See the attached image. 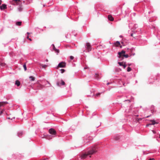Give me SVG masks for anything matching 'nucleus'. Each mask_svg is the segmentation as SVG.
<instances>
[{
	"label": "nucleus",
	"instance_id": "obj_1",
	"mask_svg": "<svg viewBox=\"0 0 160 160\" xmlns=\"http://www.w3.org/2000/svg\"><path fill=\"white\" fill-rule=\"evenodd\" d=\"M97 148L96 146H94L92 147L90 149L88 150V155H91L96 153L97 152Z\"/></svg>",
	"mask_w": 160,
	"mask_h": 160
},
{
	"label": "nucleus",
	"instance_id": "obj_2",
	"mask_svg": "<svg viewBox=\"0 0 160 160\" xmlns=\"http://www.w3.org/2000/svg\"><path fill=\"white\" fill-rule=\"evenodd\" d=\"M125 52L124 50H122L121 52H118V54L119 55V58H120L122 57H124L125 58H128L129 57V56L128 54H125Z\"/></svg>",
	"mask_w": 160,
	"mask_h": 160
},
{
	"label": "nucleus",
	"instance_id": "obj_3",
	"mask_svg": "<svg viewBox=\"0 0 160 160\" xmlns=\"http://www.w3.org/2000/svg\"><path fill=\"white\" fill-rule=\"evenodd\" d=\"M49 133L52 135H55L56 134V132L55 130L52 128H50L49 130Z\"/></svg>",
	"mask_w": 160,
	"mask_h": 160
},
{
	"label": "nucleus",
	"instance_id": "obj_4",
	"mask_svg": "<svg viewBox=\"0 0 160 160\" xmlns=\"http://www.w3.org/2000/svg\"><path fill=\"white\" fill-rule=\"evenodd\" d=\"M66 63L64 62H61L58 65V67L60 68H64L65 67Z\"/></svg>",
	"mask_w": 160,
	"mask_h": 160
},
{
	"label": "nucleus",
	"instance_id": "obj_5",
	"mask_svg": "<svg viewBox=\"0 0 160 160\" xmlns=\"http://www.w3.org/2000/svg\"><path fill=\"white\" fill-rule=\"evenodd\" d=\"M86 46H87V49L88 52L91 51V46L90 44V43L88 42H87L86 43Z\"/></svg>",
	"mask_w": 160,
	"mask_h": 160
},
{
	"label": "nucleus",
	"instance_id": "obj_6",
	"mask_svg": "<svg viewBox=\"0 0 160 160\" xmlns=\"http://www.w3.org/2000/svg\"><path fill=\"white\" fill-rule=\"evenodd\" d=\"M88 155L87 153H85L82 154L81 156V158L82 159H84L86 158L87 157Z\"/></svg>",
	"mask_w": 160,
	"mask_h": 160
},
{
	"label": "nucleus",
	"instance_id": "obj_7",
	"mask_svg": "<svg viewBox=\"0 0 160 160\" xmlns=\"http://www.w3.org/2000/svg\"><path fill=\"white\" fill-rule=\"evenodd\" d=\"M61 83H60L59 82H58L57 83V85L58 86H60L61 85H64L65 84V83L64 81L62 80H61Z\"/></svg>",
	"mask_w": 160,
	"mask_h": 160
},
{
	"label": "nucleus",
	"instance_id": "obj_8",
	"mask_svg": "<svg viewBox=\"0 0 160 160\" xmlns=\"http://www.w3.org/2000/svg\"><path fill=\"white\" fill-rule=\"evenodd\" d=\"M7 103H8V102H0V107L2 106H4Z\"/></svg>",
	"mask_w": 160,
	"mask_h": 160
},
{
	"label": "nucleus",
	"instance_id": "obj_9",
	"mask_svg": "<svg viewBox=\"0 0 160 160\" xmlns=\"http://www.w3.org/2000/svg\"><path fill=\"white\" fill-rule=\"evenodd\" d=\"M0 8L1 10L6 9L7 8L6 5L5 4H3L0 6Z\"/></svg>",
	"mask_w": 160,
	"mask_h": 160
},
{
	"label": "nucleus",
	"instance_id": "obj_10",
	"mask_svg": "<svg viewBox=\"0 0 160 160\" xmlns=\"http://www.w3.org/2000/svg\"><path fill=\"white\" fill-rule=\"evenodd\" d=\"M108 19L111 21H113L114 20L113 18L111 15H108Z\"/></svg>",
	"mask_w": 160,
	"mask_h": 160
},
{
	"label": "nucleus",
	"instance_id": "obj_11",
	"mask_svg": "<svg viewBox=\"0 0 160 160\" xmlns=\"http://www.w3.org/2000/svg\"><path fill=\"white\" fill-rule=\"evenodd\" d=\"M15 84L18 86H19L20 84V83L19 81L18 80H17L15 82Z\"/></svg>",
	"mask_w": 160,
	"mask_h": 160
},
{
	"label": "nucleus",
	"instance_id": "obj_12",
	"mask_svg": "<svg viewBox=\"0 0 160 160\" xmlns=\"http://www.w3.org/2000/svg\"><path fill=\"white\" fill-rule=\"evenodd\" d=\"M43 87V86L40 84L38 85L37 87V89H41Z\"/></svg>",
	"mask_w": 160,
	"mask_h": 160
},
{
	"label": "nucleus",
	"instance_id": "obj_13",
	"mask_svg": "<svg viewBox=\"0 0 160 160\" xmlns=\"http://www.w3.org/2000/svg\"><path fill=\"white\" fill-rule=\"evenodd\" d=\"M120 43L119 42V41H117L115 44V45L116 47H118V46H120Z\"/></svg>",
	"mask_w": 160,
	"mask_h": 160
},
{
	"label": "nucleus",
	"instance_id": "obj_14",
	"mask_svg": "<svg viewBox=\"0 0 160 160\" xmlns=\"http://www.w3.org/2000/svg\"><path fill=\"white\" fill-rule=\"evenodd\" d=\"M150 121L152 122L151 125H154L155 124L158 123L155 122L154 120H151Z\"/></svg>",
	"mask_w": 160,
	"mask_h": 160
},
{
	"label": "nucleus",
	"instance_id": "obj_15",
	"mask_svg": "<svg viewBox=\"0 0 160 160\" xmlns=\"http://www.w3.org/2000/svg\"><path fill=\"white\" fill-rule=\"evenodd\" d=\"M20 1V0H13L12 2H13V3L14 4L15 3L16 4H17L18 2H19Z\"/></svg>",
	"mask_w": 160,
	"mask_h": 160
},
{
	"label": "nucleus",
	"instance_id": "obj_16",
	"mask_svg": "<svg viewBox=\"0 0 160 160\" xmlns=\"http://www.w3.org/2000/svg\"><path fill=\"white\" fill-rule=\"evenodd\" d=\"M16 24L17 26H20L21 25L22 22H16Z\"/></svg>",
	"mask_w": 160,
	"mask_h": 160
},
{
	"label": "nucleus",
	"instance_id": "obj_17",
	"mask_svg": "<svg viewBox=\"0 0 160 160\" xmlns=\"http://www.w3.org/2000/svg\"><path fill=\"white\" fill-rule=\"evenodd\" d=\"M40 65H41L42 67L43 68H45L48 66L46 65H44L42 64H40Z\"/></svg>",
	"mask_w": 160,
	"mask_h": 160
},
{
	"label": "nucleus",
	"instance_id": "obj_18",
	"mask_svg": "<svg viewBox=\"0 0 160 160\" xmlns=\"http://www.w3.org/2000/svg\"><path fill=\"white\" fill-rule=\"evenodd\" d=\"M29 78L31 79L32 81H34L35 80V78L32 76H30Z\"/></svg>",
	"mask_w": 160,
	"mask_h": 160
},
{
	"label": "nucleus",
	"instance_id": "obj_19",
	"mask_svg": "<svg viewBox=\"0 0 160 160\" xmlns=\"http://www.w3.org/2000/svg\"><path fill=\"white\" fill-rule=\"evenodd\" d=\"M142 118H136V120L138 122H139V121L142 120Z\"/></svg>",
	"mask_w": 160,
	"mask_h": 160
},
{
	"label": "nucleus",
	"instance_id": "obj_20",
	"mask_svg": "<svg viewBox=\"0 0 160 160\" xmlns=\"http://www.w3.org/2000/svg\"><path fill=\"white\" fill-rule=\"evenodd\" d=\"M123 62H118V64L121 66H122L124 64Z\"/></svg>",
	"mask_w": 160,
	"mask_h": 160
},
{
	"label": "nucleus",
	"instance_id": "obj_21",
	"mask_svg": "<svg viewBox=\"0 0 160 160\" xmlns=\"http://www.w3.org/2000/svg\"><path fill=\"white\" fill-rule=\"evenodd\" d=\"M23 67L24 68L25 71H26L27 70L26 65L25 64H24L23 65Z\"/></svg>",
	"mask_w": 160,
	"mask_h": 160
},
{
	"label": "nucleus",
	"instance_id": "obj_22",
	"mask_svg": "<svg viewBox=\"0 0 160 160\" xmlns=\"http://www.w3.org/2000/svg\"><path fill=\"white\" fill-rule=\"evenodd\" d=\"M131 70V69L130 67H128L127 68V71L130 72Z\"/></svg>",
	"mask_w": 160,
	"mask_h": 160
},
{
	"label": "nucleus",
	"instance_id": "obj_23",
	"mask_svg": "<svg viewBox=\"0 0 160 160\" xmlns=\"http://www.w3.org/2000/svg\"><path fill=\"white\" fill-rule=\"evenodd\" d=\"M60 71H61V72L62 73H63L65 72V70L64 69H61L60 70Z\"/></svg>",
	"mask_w": 160,
	"mask_h": 160
},
{
	"label": "nucleus",
	"instance_id": "obj_24",
	"mask_svg": "<svg viewBox=\"0 0 160 160\" xmlns=\"http://www.w3.org/2000/svg\"><path fill=\"white\" fill-rule=\"evenodd\" d=\"M22 132H19L18 133V136H20L21 135H22Z\"/></svg>",
	"mask_w": 160,
	"mask_h": 160
},
{
	"label": "nucleus",
	"instance_id": "obj_25",
	"mask_svg": "<svg viewBox=\"0 0 160 160\" xmlns=\"http://www.w3.org/2000/svg\"><path fill=\"white\" fill-rule=\"evenodd\" d=\"M54 51L56 52H57V53H58L59 52V50L58 49H56Z\"/></svg>",
	"mask_w": 160,
	"mask_h": 160
},
{
	"label": "nucleus",
	"instance_id": "obj_26",
	"mask_svg": "<svg viewBox=\"0 0 160 160\" xmlns=\"http://www.w3.org/2000/svg\"><path fill=\"white\" fill-rule=\"evenodd\" d=\"M98 74H95V78H96L97 79H98Z\"/></svg>",
	"mask_w": 160,
	"mask_h": 160
},
{
	"label": "nucleus",
	"instance_id": "obj_27",
	"mask_svg": "<svg viewBox=\"0 0 160 160\" xmlns=\"http://www.w3.org/2000/svg\"><path fill=\"white\" fill-rule=\"evenodd\" d=\"M4 110H2V111H1L0 112V116L1 115V114L2 113L3 111H4Z\"/></svg>",
	"mask_w": 160,
	"mask_h": 160
},
{
	"label": "nucleus",
	"instance_id": "obj_28",
	"mask_svg": "<svg viewBox=\"0 0 160 160\" xmlns=\"http://www.w3.org/2000/svg\"><path fill=\"white\" fill-rule=\"evenodd\" d=\"M70 58L71 60H72L74 58V57L72 56H71L70 57Z\"/></svg>",
	"mask_w": 160,
	"mask_h": 160
},
{
	"label": "nucleus",
	"instance_id": "obj_29",
	"mask_svg": "<svg viewBox=\"0 0 160 160\" xmlns=\"http://www.w3.org/2000/svg\"><path fill=\"white\" fill-rule=\"evenodd\" d=\"M123 67V68H125L126 67V65L125 64V63H124V64L122 66Z\"/></svg>",
	"mask_w": 160,
	"mask_h": 160
},
{
	"label": "nucleus",
	"instance_id": "obj_30",
	"mask_svg": "<svg viewBox=\"0 0 160 160\" xmlns=\"http://www.w3.org/2000/svg\"><path fill=\"white\" fill-rule=\"evenodd\" d=\"M100 93H98L97 94H96V95L97 96H100Z\"/></svg>",
	"mask_w": 160,
	"mask_h": 160
},
{
	"label": "nucleus",
	"instance_id": "obj_31",
	"mask_svg": "<svg viewBox=\"0 0 160 160\" xmlns=\"http://www.w3.org/2000/svg\"><path fill=\"white\" fill-rule=\"evenodd\" d=\"M53 49L54 50H55L56 48H55L54 45L53 44Z\"/></svg>",
	"mask_w": 160,
	"mask_h": 160
},
{
	"label": "nucleus",
	"instance_id": "obj_32",
	"mask_svg": "<svg viewBox=\"0 0 160 160\" xmlns=\"http://www.w3.org/2000/svg\"><path fill=\"white\" fill-rule=\"evenodd\" d=\"M18 9L19 10V11H21L22 10V9L21 8H18Z\"/></svg>",
	"mask_w": 160,
	"mask_h": 160
},
{
	"label": "nucleus",
	"instance_id": "obj_33",
	"mask_svg": "<svg viewBox=\"0 0 160 160\" xmlns=\"http://www.w3.org/2000/svg\"><path fill=\"white\" fill-rule=\"evenodd\" d=\"M151 125V124H147V125H146V126H147V127H148L149 125Z\"/></svg>",
	"mask_w": 160,
	"mask_h": 160
},
{
	"label": "nucleus",
	"instance_id": "obj_34",
	"mask_svg": "<svg viewBox=\"0 0 160 160\" xmlns=\"http://www.w3.org/2000/svg\"><path fill=\"white\" fill-rule=\"evenodd\" d=\"M148 160H154V158H150Z\"/></svg>",
	"mask_w": 160,
	"mask_h": 160
},
{
	"label": "nucleus",
	"instance_id": "obj_35",
	"mask_svg": "<svg viewBox=\"0 0 160 160\" xmlns=\"http://www.w3.org/2000/svg\"><path fill=\"white\" fill-rule=\"evenodd\" d=\"M133 33H132L131 34V36L133 37Z\"/></svg>",
	"mask_w": 160,
	"mask_h": 160
},
{
	"label": "nucleus",
	"instance_id": "obj_36",
	"mask_svg": "<svg viewBox=\"0 0 160 160\" xmlns=\"http://www.w3.org/2000/svg\"><path fill=\"white\" fill-rule=\"evenodd\" d=\"M2 3V1L0 0V5Z\"/></svg>",
	"mask_w": 160,
	"mask_h": 160
},
{
	"label": "nucleus",
	"instance_id": "obj_37",
	"mask_svg": "<svg viewBox=\"0 0 160 160\" xmlns=\"http://www.w3.org/2000/svg\"><path fill=\"white\" fill-rule=\"evenodd\" d=\"M27 34H28V35H29L30 34V33H29V32H28L27 33Z\"/></svg>",
	"mask_w": 160,
	"mask_h": 160
},
{
	"label": "nucleus",
	"instance_id": "obj_38",
	"mask_svg": "<svg viewBox=\"0 0 160 160\" xmlns=\"http://www.w3.org/2000/svg\"><path fill=\"white\" fill-rule=\"evenodd\" d=\"M28 39L29 40L31 41H32V39L30 38H28Z\"/></svg>",
	"mask_w": 160,
	"mask_h": 160
},
{
	"label": "nucleus",
	"instance_id": "obj_39",
	"mask_svg": "<svg viewBox=\"0 0 160 160\" xmlns=\"http://www.w3.org/2000/svg\"><path fill=\"white\" fill-rule=\"evenodd\" d=\"M152 132H153L154 133H156V132H155V131H152Z\"/></svg>",
	"mask_w": 160,
	"mask_h": 160
},
{
	"label": "nucleus",
	"instance_id": "obj_40",
	"mask_svg": "<svg viewBox=\"0 0 160 160\" xmlns=\"http://www.w3.org/2000/svg\"><path fill=\"white\" fill-rule=\"evenodd\" d=\"M46 62H48V59H46Z\"/></svg>",
	"mask_w": 160,
	"mask_h": 160
},
{
	"label": "nucleus",
	"instance_id": "obj_41",
	"mask_svg": "<svg viewBox=\"0 0 160 160\" xmlns=\"http://www.w3.org/2000/svg\"><path fill=\"white\" fill-rule=\"evenodd\" d=\"M29 38V36H27V38L28 39V38Z\"/></svg>",
	"mask_w": 160,
	"mask_h": 160
},
{
	"label": "nucleus",
	"instance_id": "obj_42",
	"mask_svg": "<svg viewBox=\"0 0 160 160\" xmlns=\"http://www.w3.org/2000/svg\"><path fill=\"white\" fill-rule=\"evenodd\" d=\"M8 118V119H11V118H10V117H8V118Z\"/></svg>",
	"mask_w": 160,
	"mask_h": 160
},
{
	"label": "nucleus",
	"instance_id": "obj_43",
	"mask_svg": "<svg viewBox=\"0 0 160 160\" xmlns=\"http://www.w3.org/2000/svg\"><path fill=\"white\" fill-rule=\"evenodd\" d=\"M120 47L121 48H122V46H120Z\"/></svg>",
	"mask_w": 160,
	"mask_h": 160
},
{
	"label": "nucleus",
	"instance_id": "obj_44",
	"mask_svg": "<svg viewBox=\"0 0 160 160\" xmlns=\"http://www.w3.org/2000/svg\"><path fill=\"white\" fill-rule=\"evenodd\" d=\"M149 116H148L146 117V118H148L149 117Z\"/></svg>",
	"mask_w": 160,
	"mask_h": 160
},
{
	"label": "nucleus",
	"instance_id": "obj_45",
	"mask_svg": "<svg viewBox=\"0 0 160 160\" xmlns=\"http://www.w3.org/2000/svg\"><path fill=\"white\" fill-rule=\"evenodd\" d=\"M109 83H107V85H109Z\"/></svg>",
	"mask_w": 160,
	"mask_h": 160
},
{
	"label": "nucleus",
	"instance_id": "obj_46",
	"mask_svg": "<svg viewBox=\"0 0 160 160\" xmlns=\"http://www.w3.org/2000/svg\"><path fill=\"white\" fill-rule=\"evenodd\" d=\"M136 116L137 117L138 116V115H136Z\"/></svg>",
	"mask_w": 160,
	"mask_h": 160
},
{
	"label": "nucleus",
	"instance_id": "obj_47",
	"mask_svg": "<svg viewBox=\"0 0 160 160\" xmlns=\"http://www.w3.org/2000/svg\"><path fill=\"white\" fill-rule=\"evenodd\" d=\"M128 66H130V64H128Z\"/></svg>",
	"mask_w": 160,
	"mask_h": 160
},
{
	"label": "nucleus",
	"instance_id": "obj_48",
	"mask_svg": "<svg viewBox=\"0 0 160 160\" xmlns=\"http://www.w3.org/2000/svg\"><path fill=\"white\" fill-rule=\"evenodd\" d=\"M159 138H160V135H159Z\"/></svg>",
	"mask_w": 160,
	"mask_h": 160
}]
</instances>
